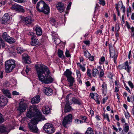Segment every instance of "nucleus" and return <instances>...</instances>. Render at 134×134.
Here are the masks:
<instances>
[{
  "label": "nucleus",
  "instance_id": "nucleus-1",
  "mask_svg": "<svg viewBox=\"0 0 134 134\" xmlns=\"http://www.w3.org/2000/svg\"><path fill=\"white\" fill-rule=\"evenodd\" d=\"M37 73L39 81L42 83L48 84L52 82L53 79L47 67L42 65L36 67Z\"/></svg>",
  "mask_w": 134,
  "mask_h": 134
},
{
  "label": "nucleus",
  "instance_id": "nucleus-2",
  "mask_svg": "<svg viewBox=\"0 0 134 134\" xmlns=\"http://www.w3.org/2000/svg\"><path fill=\"white\" fill-rule=\"evenodd\" d=\"M27 116L31 118L33 117L34 118L31 119V122L34 124H37L38 121L42 119L43 116L41 113L40 112L37 107L34 105L30 107L27 110Z\"/></svg>",
  "mask_w": 134,
  "mask_h": 134
},
{
  "label": "nucleus",
  "instance_id": "nucleus-3",
  "mask_svg": "<svg viewBox=\"0 0 134 134\" xmlns=\"http://www.w3.org/2000/svg\"><path fill=\"white\" fill-rule=\"evenodd\" d=\"M36 8L37 10L40 12H42L46 14L49 13V7L43 1H41L37 3Z\"/></svg>",
  "mask_w": 134,
  "mask_h": 134
},
{
  "label": "nucleus",
  "instance_id": "nucleus-4",
  "mask_svg": "<svg viewBox=\"0 0 134 134\" xmlns=\"http://www.w3.org/2000/svg\"><path fill=\"white\" fill-rule=\"evenodd\" d=\"M5 66L6 72L8 73L11 72L15 66L14 60L11 59L6 61L5 62Z\"/></svg>",
  "mask_w": 134,
  "mask_h": 134
},
{
  "label": "nucleus",
  "instance_id": "nucleus-5",
  "mask_svg": "<svg viewBox=\"0 0 134 134\" xmlns=\"http://www.w3.org/2000/svg\"><path fill=\"white\" fill-rule=\"evenodd\" d=\"M72 115L71 114H69L65 116L63 121L62 124L63 126L66 128H67L69 125L72 122Z\"/></svg>",
  "mask_w": 134,
  "mask_h": 134
},
{
  "label": "nucleus",
  "instance_id": "nucleus-6",
  "mask_svg": "<svg viewBox=\"0 0 134 134\" xmlns=\"http://www.w3.org/2000/svg\"><path fill=\"white\" fill-rule=\"evenodd\" d=\"M109 52L110 53V57L113 58L115 64L116 63V60L117 57L118 53L115 48L109 46Z\"/></svg>",
  "mask_w": 134,
  "mask_h": 134
},
{
  "label": "nucleus",
  "instance_id": "nucleus-7",
  "mask_svg": "<svg viewBox=\"0 0 134 134\" xmlns=\"http://www.w3.org/2000/svg\"><path fill=\"white\" fill-rule=\"evenodd\" d=\"M43 129L46 132L49 134L53 133L55 131L53 125L49 123H46L44 125Z\"/></svg>",
  "mask_w": 134,
  "mask_h": 134
},
{
  "label": "nucleus",
  "instance_id": "nucleus-8",
  "mask_svg": "<svg viewBox=\"0 0 134 134\" xmlns=\"http://www.w3.org/2000/svg\"><path fill=\"white\" fill-rule=\"evenodd\" d=\"M118 67L120 69H125L128 73L130 72L131 71V67L129 65L127 61L125 62L124 64L118 66Z\"/></svg>",
  "mask_w": 134,
  "mask_h": 134
},
{
  "label": "nucleus",
  "instance_id": "nucleus-9",
  "mask_svg": "<svg viewBox=\"0 0 134 134\" xmlns=\"http://www.w3.org/2000/svg\"><path fill=\"white\" fill-rule=\"evenodd\" d=\"M12 18L8 13L5 14L2 17V23L3 24L7 25L9 23Z\"/></svg>",
  "mask_w": 134,
  "mask_h": 134
},
{
  "label": "nucleus",
  "instance_id": "nucleus-10",
  "mask_svg": "<svg viewBox=\"0 0 134 134\" xmlns=\"http://www.w3.org/2000/svg\"><path fill=\"white\" fill-rule=\"evenodd\" d=\"M27 107V105L25 103L24 100L21 99L19 103L18 110L20 111V112H23L26 110Z\"/></svg>",
  "mask_w": 134,
  "mask_h": 134
},
{
  "label": "nucleus",
  "instance_id": "nucleus-11",
  "mask_svg": "<svg viewBox=\"0 0 134 134\" xmlns=\"http://www.w3.org/2000/svg\"><path fill=\"white\" fill-rule=\"evenodd\" d=\"M36 124L31 122L28 123V127L31 131L35 133H37L38 132V129L37 126L35 125Z\"/></svg>",
  "mask_w": 134,
  "mask_h": 134
},
{
  "label": "nucleus",
  "instance_id": "nucleus-12",
  "mask_svg": "<svg viewBox=\"0 0 134 134\" xmlns=\"http://www.w3.org/2000/svg\"><path fill=\"white\" fill-rule=\"evenodd\" d=\"M8 102L7 98L4 96H2L0 97V108L6 105Z\"/></svg>",
  "mask_w": 134,
  "mask_h": 134
},
{
  "label": "nucleus",
  "instance_id": "nucleus-13",
  "mask_svg": "<svg viewBox=\"0 0 134 134\" xmlns=\"http://www.w3.org/2000/svg\"><path fill=\"white\" fill-rule=\"evenodd\" d=\"M69 100L68 98L67 97L66 99V104L64 109V111L65 113L69 112L72 109L71 106H70L71 103Z\"/></svg>",
  "mask_w": 134,
  "mask_h": 134
},
{
  "label": "nucleus",
  "instance_id": "nucleus-14",
  "mask_svg": "<svg viewBox=\"0 0 134 134\" xmlns=\"http://www.w3.org/2000/svg\"><path fill=\"white\" fill-rule=\"evenodd\" d=\"M11 8L12 9L15 10L18 12H24V10L23 7L18 4H14L12 5Z\"/></svg>",
  "mask_w": 134,
  "mask_h": 134
},
{
  "label": "nucleus",
  "instance_id": "nucleus-15",
  "mask_svg": "<svg viewBox=\"0 0 134 134\" xmlns=\"http://www.w3.org/2000/svg\"><path fill=\"white\" fill-rule=\"evenodd\" d=\"M43 91L46 95L49 96L51 95L53 93L52 89L49 87H44L43 90Z\"/></svg>",
  "mask_w": 134,
  "mask_h": 134
},
{
  "label": "nucleus",
  "instance_id": "nucleus-16",
  "mask_svg": "<svg viewBox=\"0 0 134 134\" xmlns=\"http://www.w3.org/2000/svg\"><path fill=\"white\" fill-rule=\"evenodd\" d=\"M23 62L27 64H29L31 63L29 57L27 54L24 53L22 55Z\"/></svg>",
  "mask_w": 134,
  "mask_h": 134
},
{
  "label": "nucleus",
  "instance_id": "nucleus-17",
  "mask_svg": "<svg viewBox=\"0 0 134 134\" xmlns=\"http://www.w3.org/2000/svg\"><path fill=\"white\" fill-rule=\"evenodd\" d=\"M53 40L54 43L56 45L59 44L60 42V40L58 38L59 36L57 34H52Z\"/></svg>",
  "mask_w": 134,
  "mask_h": 134
},
{
  "label": "nucleus",
  "instance_id": "nucleus-18",
  "mask_svg": "<svg viewBox=\"0 0 134 134\" xmlns=\"http://www.w3.org/2000/svg\"><path fill=\"white\" fill-rule=\"evenodd\" d=\"M56 7L60 13L63 12L65 9L64 4L62 2L58 3L56 5Z\"/></svg>",
  "mask_w": 134,
  "mask_h": 134
},
{
  "label": "nucleus",
  "instance_id": "nucleus-19",
  "mask_svg": "<svg viewBox=\"0 0 134 134\" xmlns=\"http://www.w3.org/2000/svg\"><path fill=\"white\" fill-rule=\"evenodd\" d=\"M67 80L68 82V84L69 87L70 88H72L73 85V83L75 82L74 78L72 76L70 77L67 78Z\"/></svg>",
  "mask_w": 134,
  "mask_h": 134
},
{
  "label": "nucleus",
  "instance_id": "nucleus-20",
  "mask_svg": "<svg viewBox=\"0 0 134 134\" xmlns=\"http://www.w3.org/2000/svg\"><path fill=\"white\" fill-rule=\"evenodd\" d=\"M33 20H32L31 17L29 16L25 18L24 20V22L26 25L30 24Z\"/></svg>",
  "mask_w": 134,
  "mask_h": 134
},
{
  "label": "nucleus",
  "instance_id": "nucleus-21",
  "mask_svg": "<svg viewBox=\"0 0 134 134\" xmlns=\"http://www.w3.org/2000/svg\"><path fill=\"white\" fill-rule=\"evenodd\" d=\"M39 43L38 40L36 38V36H34L32 37L31 44L32 46H36Z\"/></svg>",
  "mask_w": 134,
  "mask_h": 134
},
{
  "label": "nucleus",
  "instance_id": "nucleus-22",
  "mask_svg": "<svg viewBox=\"0 0 134 134\" xmlns=\"http://www.w3.org/2000/svg\"><path fill=\"white\" fill-rule=\"evenodd\" d=\"M40 100V98L39 95H37L33 97L31 99V102L32 104L37 103Z\"/></svg>",
  "mask_w": 134,
  "mask_h": 134
},
{
  "label": "nucleus",
  "instance_id": "nucleus-23",
  "mask_svg": "<svg viewBox=\"0 0 134 134\" xmlns=\"http://www.w3.org/2000/svg\"><path fill=\"white\" fill-rule=\"evenodd\" d=\"M42 110L44 114H47L49 113L50 108L48 105H46L43 107Z\"/></svg>",
  "mask_w": 134,
  "mask_h": 134
},
{
  "label": "nucleus",
  "instance_id": "nucleus-24",
  "mask_svg": "<svg viewBox=\"0 0 134 134\" xmlns=\"http://www.w3.org/2000/svg\"><path fill=\"white\" fill-rule=\"evenodd\" d=\"M2 91L3 93L7 97L9 98H11L10 93L9 91L8 90H6L5 89H3Z\"/></svg>",
  "mask_w": 134,
  "mask_h": 134
},
{
  "label": "nucleus",
  "instance_id": "nucleus-25",
  "mask_svg": "<svg viewBox=\"0 0 134 134\" xmlns=\"http://www.w3.org/2000/svg\"><path fill=\"white\" fill-rule=\"evenodd\" d=\"M35 30L36 32V34L38 36H41L42 34V31L41 28L37 26L35 29Z\"/></svg>",
  "mask_w": 134,
  "mask_h": 134
},
{
  "label": "nucleus",
  "instance_id": "nucleus-26",
  "mask_svg": "<svg viewBox=\"0 0 134 134\" xmlns=\"http://www.w3.org/2000/svg\"><path fill=\"white\" fill-rule=\"evenodd\" d=\"M72 74V72L69 69H67L64 72V74L66 76L67 78L72 77L71 75Z\"/></svg>",
  "mask_w": 134,
  "mask_h": 134
},
{
  "label": "nucleus",
  "instance_id": "nucleus-27",
  "mask_svg": "<svg viewBox=\"0 0 134 134\" xmlns=\"http://www.w3.org/2000/svg\"><path fill=\"white\" fill-rule=\"evenodd\" d=\"M102 90L103 93L107 91V84L105 82H103L101 86Z\"/></svg>",
  "mask_w": 134,
  "mask_h": 134
},
{
  "label": "nucleus",
  "instance_id": "nucleus-28",
  "mask_svg": "<svg viewBox=\"0 0 134 134\" xmlns=\"http://www.w3.org/2000/svg\"><path fill=\"white\" fill-rule=\"evenodd\" d=\"M71 100L74 104H77L79 105H80L81 104V100L76 98L75 97H73Z\"/></svg>",
  "mask_w": 134,
  "mask_h": 134
},
{
  "label": "nucleus",
  "instance_id": "nucleus-29",
  "mask_svg": "<svg viewBox=\"0 0 134 134\" xmlns=\"http://www.w3.org/2000/svg\"><path fill=\"white\" fill-rule=\"evenodd\" d=\"M2 37L4 40L6 41L9 38H10V36L7 34V33L6 32H4L2 34Z\"/></svg>",
  "mask_w": 134,
  "mask_h": 134
},
{
  "label": "nucleus",
  "instance_id": "nucleus-30",
  "mask_svg": "<svg viewBox=\"0 0 134 134\" xmlns=\"http://www.w3.org/2000/svg\"><path fill=\"white\" fill-rule=\"evenodd\" d=\"M99 96L96 93L95 95L94 99L96 102L97 103L99 104H100V102L99 100Z\"/></svg>",
  "mask_w": 134,
  "mask_h": 134
},
{
  "label": "nucleus",
  "instance_id": "nucleus-31",
  "mask_svg": "<svg viewBox=\"0 0 134 134\" xmlns=\"http://www.w3.org/2000/svg\"><path fill=\"white\" fill-rule=\"evenodd\" d=\"M0 132L1 133L7 132V128L4 126H0Z\"/></svg>",
  "mask_w": 134,
  "mask_h": 134
},
{
  "label": "nucleus",
  "instance_id": "nucleus-32",
  "mask_svg": "<svg viewBox=\"0 0 134 134\" xmlns=\"http://www.w3.org/2000/svg\"><path fill=\"white\" fill-rule=\"evenodd\" d=\"M63 52L60 49H58V57L62 58H64V55L63 54Z\"/></svg>",
  "mask_w": 134,
  "mask_h": 134
},
{
  "label": "nucleus",
  "instance_id": "nucleus-33",
  "mask_svg": "<svg viewBox=\"0 0 134 134\" xmlns=\"http://www.w3.org/2000/svg\"><path fill=\"white\" fill-rule=\"evenodd\" d=\"M92 71V74L93 76L94 77H96L97 76V75L99 74L98 71L97 69H93Z\"/></svg>",
  "mask_w": 134,
  "mask_h": 134
},
{
  "label": "nucleus",
  "instance_id": "nucleus-34",
  "mask_svg": "<svg viewBox=\"0 0 134 134\" xmlns=\"http://www.w3.org/2000/svg\"><path fill=\"white\" fill-rule=\"evenodd\" d=\"M15 41V40L13 38L10 37V38H9L6 41L7 42L10 44L13 43H14Z\"/></svg>",
  "mask_w": 134,
  "mask_h": 134
},
{
  "label": "nucleus",
  "instance_id": "nucleus-35",
  "mask_svg": "<svg viewBox=\"0 0 134 134\" xmlns=\"http://www.w3.org/2000/svg\"><path fill=\"white\" fill-rule=\"evenodd\" d=\"M129 124L126 123H125V126L124 128V132L126 133L127 132L129 131Z\"/></svg>",
  "mask_w": 134,
  "mask_h": 134
},
{
  "label": "nucleus",
  "instance_id": "nucleus-36",
  "mask_svg": "<svg viewBox=\"0 0 134 134\" xmlns=\"http://www.w3.org/2000/svg\"><path fill=\"white\" fill-rule=\"evenodd\" d=\"M17 53L19 54H21L25 51V49H23V48L20 47H18L16 48Z\"/></svg>",
  "mask_w": 134,
  "mask_h": 134
},
{
  "label": "nucleus",
  "instance_id": "nucleus-37",
  "mask_svg": "<svg viewBox=\"0 0 134 134\" xmlns=\"http://www.w3.org/2000/svg\"><path fill=\"white\" fill-rule=\"evenodd\" d=\"M77 65L80 67V69L83 72L85 71L86 70V69L84 66L82 65L80 63H78Z\"/></svg>",
  "mask_w": 134,
  "mask_h": 134
},
{
  "label": "nucleus",
  "instance_id": "nucleus-38",
  "mask_svg": "<svg viewBox=\"0 0 134 134\" xmlns=\"http://www.w3.org/2000/svg\"><path fill=\"white\" fill-rule=\"evenodd\" d=\"M92 133H94L92 128L91 127H88L86 132V134H91Z\"/></svg>",
  "mask_w": 134,
  "mask_h": 134
},
{
  "label": "nucleus",
  "instance_id": "nucleus-39",
  "mask_svg": "<svg viewBox=\"0 0 134 134\" xmlns=\"http://www.w3.org/2000/svg\"><path fill=\"white\" fill-rule=\"evenodd\" d=\"M103 119H107L109 122L110 121V120L109 118V116L108 114H105L104 113H103Z\"/></svg>",
  "mask_w": 134,
  "mask_h": 134
},
{
  "label": "nucleus",
  "instance_id": "nucleus-40",
  "mask_svg": "<svg viewBox=\"0 0 134 134\" xmlns=\"http://www.w3.org/2000/svg\"><path fill=\"white\" fill-rule=\"evenodd\" d=\"M50 21L51 24L52 25H55L57 24L56 21L54 19L51 18Z\"/></svg>",
  "mask_w": 134,
  "mask_h": 134
},
{
  "label": "nucleus",
  "instance_id": "nucleus-41",
  "mask_svg": "<svg viewBox=\"0 0 134 134\" xmlns=\"http://www.w3.org/2000/svg\"><path fill=\"white\" fill-rule=\"evenodd\" d=\"M84 54L85 56L87 58H88L89 56L91 55V54L87 51H84Z\"/></svg>",
  "mask_w": 134,
  "mask_h": 134
},
{
  "label": "nucleus",
  "instance_id": "nucleus-42",
  "mask_svg": "<svg viewBox=\"0 0 134 134\" xmlns=\"http://www.w3.org/2000/svg\"><path fill=\"white\" fill-rule=\"evenodd\" d=\"M76 73L78 79H81V75L80 72L78 70H76Z\"/></svg>",
  "mask_w": 134,
  "mask_h": 134
},
{
  "label": "nucleus",
  "instance_id": "nucleus-43",
  "mask_svg": "<svg viewBox=\"0 0 134 134\" xmlns=\"http://www.w3.org/2000/svg\"><path fill=\"white\" fill-rule=\"evenodd\" d=\"M115 31L119 32L120 29V27L118 23H117L115 26Z\"/></svg>",
  "mask_w": 134,
  "mask_h": 134
},
{
  "label": "nucleus",
  "instance_id": "nucleus-44",
  "mask_svg": "<svg viewBox=\"0 0 134 134\" xmlns=\"http://www.w3.org/2000/svg\"><path fill=\"white\" fill-rule=\"evenodd\" d=\"M75 122L77 124H80L82 123L83 122L81 120L77 119H75Z\"/></svg>",
  "mask_w": 134,
  "mask_h": 134
},
{
  "label": "nucleus",
  "instance_id": "nucleus-45",
  "mask_svg": "<svg viewBox=\"0 0 134 134\" xmlns=\"http://www.w3.org/2000/svg\"><path fill=\"white\" fill-rule=\"evenodd\" d=\"M0 41L1 43L2 47L4 48L5 46V43L3 40L1 38H0Z\"/></svg>",
  "mask_w": 134,
  "mask_h": 134
},
{
  "label": "nucleus",
  "instance_id": "nucleus-46",
  "mask_svg": "<svg viewBox=\"0 0 134 134\" xmlns=\"http://www.w3.org/2000/svg\"><path fill=\"white\" fill-rule=\"evenodd\" d=\"M128 83L131 88H134V85L131 81H129L128 82Z\"/></svg>",
  "mask_w": 134,
  "mask_h": 134
},
{
  "label": "nucleus",
  "instance_id": "nucleus-47",
  "mask_svg": "<svg viewBox=\"0 0 134 134\" xmlns=\"http://www.w3.org/2000/svg\"><path fill=\"white\" fill-rule=\"evenodd\" d=\"M99 3L103 6H104L105 5V3L104 0H99Z\"/></svg>",
  "mask_w": 134,
  "mask_h": 134
},
{
  "label": "nucleus",
  "instance_id": "nucleus-48",
  "mask_svg": "<svg viewBox=\"0 0 134 134\" xmlns=\"http://www.w3.org/2000/svg\"><path fill=\"white\" fill-rule=\"evenodd\" d=\"M104 72L103 70L102 69L101 70V71H100V72L99 77H102L104 75Z\"/></svg>",
  "mask_w": 134,
  "mask_h": 134
},
{
  "label": "nucleus",
  "instance_id": "nucleus-49",
  "mask_svg": "<svg viewBox=\"0 0 134 134\" xmlns=\"http://www.w3.org/2000/svg\"><path fill=\"white\" fill-rule=\"evenodd\" d=\"M125 25L126 26L127 28L129 29L130 28V26L129 23L127 21H126L125 23Z\"/></svg>",
  "mask_w": 134,
  "mask_h": 134
},
{
  "label": "nucleus",
  "instance_id": "nucleus-50",
  "mask_svg": "<svg viewBox=\"0 0 134 134\" xmlns=\"http://www.w3.org/2000/svg\"><path fill=\"white\" fill-rule=\"evenodd\" d=\"M31 70V68L28 66H26V69L25 70V72L27 75H28V72Z\"/></svg>",
  "mask_w": 134,
  "mask_h": 134
},
{
  "label": "nucleus",
  "instance_id": "nucleus-51",
  "mask_svg": "<svg viewBox=\"0 0 134 134\" xmlns=\"http://www.w3.org/2000/svg\"><path fill=\"white\" fill-rule=\"evenodd\" d=\"M80 118L83 120H84V122L86 121V120L87 119L86 117L85 116H80Z\"/></svg>",
  "mask_w": 134,
  "mask_h": 134
},
{
  "label": "nucleus",
  "instance_id": "nucleus-52",
  "mask_svg": "<svg viewBox=\"0 0 134 134\" xmlns=\"http://www.w3.org/2000/svg\"><path fill=\"white\" fill-rule=\"evenodd\" d=\"M6 1L1 2H0V7H3V6L6 3Z\"/></svg>",
  "mask_w": 134,
  "mask_h": 134
},
{
  "label": "nucleus",
  "instance_id": "nucleus-53",
  "mask_svg": "<svg viewBox=\"0 0 134 134\" xmlns=\"http://www.w3.org/2000/svg\"><path fill=\"white\" fill-rule=\"evenodd\" d=\"M96 93H90V96L91 98L92 99H94V97L95 96V94Z\"/></svg>",
  "mask_w": 134,
  "mask_h": 134
},
{
  "label": "nucleus",
  "instance_id": "nucleus-54",
  "mask_svg": "<svg viewBox=\"0 0 134 134\" xmlns=\"http://www.w3.org/2000/svg\"><path fill=\"white\" fill-rule=\"evenodd\" d=\"M131 8L130 7H129L127 8L126 12L127 13H130L131 12Z\"/></svg>",
  "mask_w": 134,
  "mask_h": 134
},
{
  "label": "nucleus",
  "instance_id": "nucleus-55",
  "mask_svg": "<svg viewBox=\"0 0 134 134\" xmlns=\"http://www.w3.org/2000/svg\"><path fill=\"white\" fill-rule=\"evenodd\" d=\"M12 94L13 95H19V93L16 91H14L12 92Z\"/></svg>",
  "mask_w": 134,
  "mask_h": 134
},
{
  "label": "nucleus",
  "instance_id": "nucleus-56",
  "mask_svg": "<svg viewBox=\"0 0 134 134\" xmlns=\"http://www.w3.org/2000/svg\"><path fill=\"white\" fill-rule=\"evenodd\" d=\"M65 54L66 56L67 57H69L70 55L69 54V52L68 51V50H66V51Z\"/></svg>",
  "mask_w": 134,
  "mask_h": 134
},
{
  "label": "nucleus",
  "instance_id": "nucleus-57",
  "mask_svg": "<svg viewBox=\"0 0 134 134\" xmlns=\"http://www.w3.org/2000/svg\"><path fill=\"white\" fill-rule=\"evenodd\" d=\"M29 35L31 36V39H32V37H33V36H36L35 35V34L33 33L32 32H29Z\"/></svg>",
  "mask_w": 134,
  "mask_h": 134
},
{
  "label": "nucleus",
  "instance_id": "nucleus-58",
  "mask_svg": "<svg viewBox=\"0 0 134 134\" xmlns=\"http://www.w3.org/2000/svg\"><path fill=\"white\" fill-rule=\"evenodd\" d=\"M71 4L72 2H70L67 7V9L69 10L70 9Z\"/></svg>",
  "mask_w": 134,
  "mask_h": 134
},
{
  "label": "nucleus",
  "instance_id": "nucleus-59",
  "mask_svg": "<svg viewBox=\"0 0 134 134\" xmlns=\"http://www.w3.org/2000/svg\"><path fill=\"white\" fill-rule=\"evenodd\" d=\"M125 114L126 118L127 119H129L130 117V115L129 113L127 112L126 113H125Z\"/></svg>",
  "mask_w": 134,
  "mask_h": 134
},
{
  "label": "nucleus",
  "instance_id": "nucleus-60",
  "mask_svg": "<svg viewBox=\"0 0 134 134\" xmlns=\"http://www.w3.org/2000/svg\"><path fill=\"white\" fill-rule=\"evenodd\" d=\"M87 75L90 77L91 76V73L90 72V71L89 69H88L87 70Z\"/></svg>",
  "mask_w": 134,
  "mask_h": 134
},
{
  "label": "nucleus",
  "instance_id": "nucleus-61",
  "mask_svg": "<svg viewBox=\"0 0 134 134\" xmlns=\"http://www.w3.org/2000/svg\"><path fill=\"white\" fill-rule=\"evenodd\" d=\"M121 9H122L123 12L124 13H125V6H123V5L121 7Z\"/></svg>",
  "mask_w": 134,
  "mask_h": 134
},
{
  "label": "nucleus",
  "instance_id": "nucleus-62",
  "mask_svg": "<svg viewBox=\"0 0 134 134\" xmlns=\"http://www.w3.org/2000/svg\"><path fill=\"white\" fill-rule=\"evenodd\" d=\"M108 97L106 96L105 98H103V103H104L106 102L107 100L108 99Z\"/></svg>",
  "mask_w": 134,
  "mask_h": 134
},
{
  "label": "nucleus",
  "instance_id": "nucleus-63",
  "mask_svg": "<svg viewBox=\"0 0 134 134\" xmlns=\"http://www.w3.org/2000/svg\"><path fill=\"white\" fill-rule=\"evenodd\" d=\"M89 58V60H91V61H93L94 60V57L93 56H90L88 58Z\"/></svg>",
  "mask_w": 134,
  "mask_h": 134
},
{
  "label": "nucleus",
  "instance_id": "nucleus-64",
  "mask_svg": "<svg viewBox=\"0 0 134 134\" xmlns=\"http://www.w3.org/2000/svg\"><path fill=\"white\" fill-rule=\"evenodd\" d=\"M102 32V30H97V34H101Z\"/></svg>",
  "mask_w": 134,
  "mask_h": 134
}]
</instances>
